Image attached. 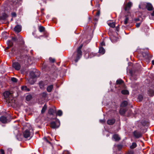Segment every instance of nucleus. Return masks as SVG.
Returning <instances> with one entry per match:
<instances>
[{"label": "nucleus", "instance_id": "obj_55", "mask_svg": "<svg viewBox=\"0 0 154 154\" xmlns=\"http://www.w3.org/2000/svg\"><path fill=\"white\" fill-rule=\"evenodd\" d=\"M100 121L101 123H103L104 122V121L103 120H100Z\"/></svg>", "mask_w": 154, "mask_h": 154}, {"label": "nucleus", "instance_id": "obj_15", "mask_svg": "<svg viewBox=\"0 0 154 154\" xmlns=\"http://www.w3.org/2000/svg\"><path fill=\"white\" fill-rule=\"evenodd\" d=\"M112 138H114L115 141H117L119 140L120 138L119 137L118 135L117 134H115L113 135Z\"/></svg>", "mask_w": 154, "mask_h": 154}, {"label": "nucleus", "instance_id": "obj_9", "mask_svg": "<svg viewBox=\"0 0 154 154\" xmlns=\"http://www.w3.org/2000/svg\"><path fill=\"white\" fill-rule=\"evenodd\" d=\"M132 5V3L131 2H128L126 5L125 10V11H128Z\"/></svg>", "mask_w": 154, "mask_h": 154}, {"label": "nucleus", "instance_id": "obj_48", "mask_svg": "<svg viewBox=\"0 0 154 154\" xmlns=\"http://www.w3.org/2000/svg\"><path fill=\"white\" fill-rule=\"evenodd\" d=\"M101 45L102 46H105V43L104 42H102L101 43Z\"/></svg>", "mask_w": 154, "mask_h": 154}, {"label": "nucleus", "instance_id": "obj_24", "mask_svg": "<svg viewBox=\"0 0 154 154\" xmlns=\"http://www.w3.org/2000/svg\"><path fill=\"white\" fill-rule=\"evenodd\" d=\"M62 114L63 112L61 110H58L56 113L57 116H62Z\"/></svg>", "mask_w": 154, "mask_h": 154}, {"label": "nucleus", "instance_id": "obj_51", "mask_svg": "<svg viewBox=\"0 0 154 154\" xmlns=\"http://www.w3.org/2000/svg\"><path fill=\"white\" fill-rule=\"evenodd\" d=\"M12 39L13 40L15 41L16 40V38H14V37L12 38Z\"/></svg>", "mask_w": 154, "mask_h": 154}, {"label": "nucleus", "instance_id": "obj_22", "mask_svg": "<svg viewBox=\"0 0 154 154\" xmlns=\"http://www.w3.org/2000/svg\"><path fill=\"white\" fill-rule=\"evenodd\" d=\"M128 104V102L126 101H123L121 103V107H124L126 106Z\"/></svg>", "mask_w": 154, "mask_h": 154}, {"label": "nucleus", "instance_id": "obj_2", "mask_svg": "<svg viewBox=\"0 0 154 154\" xmlns=\"http://www.w3.org/2000/svg\"><path fill=\"white\" fill-rule=\"evenodd\" d=\"M33 134V130L32 129L25 130L23 133L24 137L26 138H31Z\"/></svg>", "mask_w": 154, "mask_h": 154}, {"label": "nucleus", "instance_id": "obj_36", "mask_svg": "<svg viewBox=\"0 0 154 154\" xmlns=\"http://www.w3.org/2000/svg\"><path fill=\"white\" fill-rule=\"evenodd\" d=\"M39 30L40 32H42L45 30V28L42 26H40L39 28Z\"/></svg>", "mask_w": 154, "mask_h": 154}, {"label": "nucleus", "instance_id": "obj_17", "mask_svg": "<svg viewBox=\"0 0 154 154\" xmlns=\"http://www.w3.org/2000/svg\"><path fill=\"white\" fill-rule=\"evenodd\" d=\"M115 120L114 119H109L107 121V124L109 125H112L115 122Z\"/></svg>", "mask_w": 154, "mask_h": 154}, {"label": "nucleus", "instance_id": "obj_26", "mask_svg": "<svg viewBox=\"0 0 154 154\" xmlns=\"http://www.w3.org/2000/svg\"><path fill=\"white\" fill-rule=\"evenodd\" d=\"M116 82L117 84L122 85L124 84V82L121 79L117 80Z\"/></svg>", "mask_w": 154, "mask_h": 154}, {"label": "nucleus", "instance_id": "obj_25", "mask_svg": "<svg viewBox=\"0 0 154 154\" xmlns=\"http://www.w3.org/2000/svg\"><path fill=\"white\" fill-rule=\"evenodd\" d=\"M121 93L123 94H129V92L127 90H123L121 91Z\"/></svg>", "mask_w": 154, "mask_h": 154}, {"label": "nucleus", "instance_id": "obj_20", "mask_svg": "<svg viewBox=\"0 0 154 154\" xmlns=\"http://www.w3.org/2000/svg\"><path fill=\"white\" fill-rule=\"evenodd\" d=\"M105 50L102 47L99 48V52L101 54H103L105 52Z\"/></svg>", "mask_w": 154, "mask_h": 154}, {"label": "nucleus", "instance_id": "obj_54", "mask_svg": "<svg viewBox=\"0 0 154 154\" xmlns=\"http://www.w3.org/2000/svg\"><path fill=\"white\" fill-rule=\"evenodd\" d=\"M152 63L153 65H154V60H152Z\"/></svg>", "mask_w": 154, "mask_h": 154}, {"label": "nucleus", "instance_id": "obj_31", "mask_svg": "<svg viewBox=\"0 0 154 154\" xmlns=\"http://www.w3.org/2000/svg\"><path fill=\"white\" fill-rule=\"evenodd\" d=\"M108 24L109 26L112 28H114L115 26V23L114 22L109 23Z\"/></svg>", "mask_w": 154, "mask_h": 154}, {"label": "nucleus", "instance_id": "obj_56", "mask_svg": "<svg viewBox=\"0 0 154 154\" xmlns=\"http://www.w3.org/2000/svg\"><path fill=\"white\" fill-rule=\"evenodd\" d=\"M94 20H95V21H97V20H98V19H96V18H94Z\"/></svg>", "mask_w": 154, "mask_h": 154}, {"label": "nucleus", "instance_id": "obj_6", "mask_svg": "<svg viewBox=\"0 0 154 154\" xmlns=\"http://www.w3.org/2000/svg\"><path fill=\"white\" fill-rule=\"evenodd\" d=\"M12 66L16 70H19L20 68V65L19 63L18 62H14L13 63Z\"/></svg>", "mask_w": 154, "mask_h": 154}, {"label": "nucleus", "instance_id": "obj_53", "mask_svg": "<svg viewBox=\"0 0 154 154\" xmlns=\"http://www.w3.org/2000/svg\"><path fill=\"white\" fill-rule=\"evenodd\" d=\"M29 83L31 84H33L34 83V81H33L32 82H30L29 81Z\"/></svg>", "mask_w": 154, "mask_h": 154}, {"label": "nucleus", "instance_id": "obj_8", "mask_svg": "<svg viewBox=\"0 0 154 154\" xmlns=\"http://www.w3.org/2000/svg\"><path fill=\"white\" fill-rule=\"evenodd\" d=\"M47 84V82L45 81H40L39 83V86L41 89H43L45 86Z\"/></svg>", "mask_w": 154, "mask_h": 154}, {"label": "nucleus", "instance_id": "obj_23", "mask_svg": "<svg viewBox=\"0 0 154 154\" xmlns=\"http://www.w3.org/2000/svg\"><path fill=\"white\" fill-rule=\"evenodd\" d=\"M21 89L23 91H30V89L28 88L26 86H23L21 87Z\"/></svg>", "mask_w": 154, "mask_h": 154}, {"label": "nucleus", "instance_id": "obj_33", "mask_svg": "<svg viewBox=\"0 0 154 154\" xmlns=\"http://www.w3.org/2000/svg\"><path fill=\"white\" fill-rule=\"evenodd\" d=\"M129 20V18L128 17L126 16L125 20L124 21V23L126 25L127 24L128 21Z\"/></svg>", "mask_w": 154, "mask_h": 154}, {"label": "nucleus", "instance_id": "obj_30", "mask_svg": "<svg viewBox=\"0 0 154 154\" xmlns=\"http://www.w3.org/2000/svg\"><path fill=\"white\" fill-rule=\"evenodd\" d=\"M30 76L32 78H34L36 77V75L33 72H31L30 73Z\"/></svg>", "mask_w": 154, "mask_h": 154}, {"label": "nucleus", "instance_id": "obj_52", "mask_svg": "<svg viewBox=\"0 0 154 154\" xmlns=\"http://www.w3.org/2000/svg\"><path fill=\"white\" fill-rule=\"evenodd\" d=\"M151 15L152 16H154V11H153V12H152V13L151 14Z\"/></svg>", "mask_w": 154, "mask_h": 154}, {"label": "nucleus", "instance_id": "obj_42", "mask_svg": "<svg viewBox=\"0 0 154 154\" xmlns=\"http://www.w3.org/2000/svg\"><path fill=\"white\" fill-rule=\"evenodd\" d=\"M11 15L12 17H15L16 15V14L15 12H13L11 13Z\"/></svg>", "mask_w": 154, "mask_h": 154}, {"label": "nucleus", "instance_id": "obj_38", "mask_svg": "<svg viewBox=\"0 0 154 154\" xmlns=\"http://www.w3.org/2000/svg\"><path fill=\"white\" fill-rule=\"evenodd\" d=\"M49 60L50 61V62H51L52 63H54L55 61V60L54 59L52 58L51 57L49 58Z\"/></svg>", "mask_w": 154, "mask_h": 154}, {"label": "nucleus", "instance_id": "obj_57", "mask_svg": "<svg viewBox=\"0 0 154 154\" xmlns=\"http://www.w3.org/2000/svg\"><path fill=\"white\" fill-rule=\"evenodd\" d=\"M25 57H26V58L27 59H28V57L27 56H25Z\"/></svg>", "mask_w": 154, "mask_h": 154}, {"label": "nucleus", "instance_id": "obj_16", "mask_svg": "<svg viewBox=\"0 0 154 154\" xmlns=\"http://www.w3.org/2000/svg\"><path fill=\"white\" fill-rule=\"evenodd\" d=\"M0 121L3 123H5L7 122V119L5 117L2 116L0 118Z\"/></svg>", "mask_w": 154, "mask_h": 154}, {"label": "nucleus", "instance_id": "obj_32", "mask_svg": "<svg viewBox=\"0 0 154 154\" xmlns=\"http://www.w3.org/2000/svg\"><path fill=\"white\" fill-rule=\"evenodd\" d=\"M7 43L8 46L9 47H11L13 45V43L10 40H8L7 42Z\"/></svg>", "mask_w": 154, "mask_h": 154}, {"label": "nucleus", "instance_id": "obj_1", "mask_svg": "<svg viewBox=\"0 0 154 154\" xmlns=\"http://www.w3.org/2000/svg\"><path fill=\"white\" fill-rule=\"evenodd\" d=\"M83 45L82 44H81L77 49V51L75 52L73 55V57L76 58L75 60L76 62L78 61L82 56V51L81 49Z\"/></svg>", "mask_w": 154, "mask_h": 154}, {"label": "nucleus", "instance_id": "obj_58", "mask_svg": "<svg viewBox=\"0 0 154 154\" xmlns=\"http://www.w3.org/2000/svg\"><path fill=\"white\" fill-rule=\"evenodd\" d=\"M9 47H9V46H8V47H7L6 48H7V49H8V48H9Z\"/></svg>", "mask_w": 154, "mask_h": 154}, {"label": "nucleus", "instance_id": "obj_35", "mask_svg": "<svg viewBox=\"0 0 154 154\" xmlns=\"http://www.w3.org/2000/svg\"><path fill=\"white\" fill-rule=\"evenodd\" d=\"M47 95V93L46 92H43L41 94L42 96L44 98L46 97Z\"/></svg>", "mask_w": 154, "mask_h": 154}, {"label": "nucleus", "instance_id": "obj_39", "mask_svg": "<svg viewBox=\"0 0 154 154\" xmlns=\"http://www.w3.org/2000/svg\"><path fill=\"white\" fill-rule=\"evenodd\" d=\"M138 98L139 100L141 101L143 99V97L142 95H139L138 96Z\"/></svg>", "mask_w": 154, "mask_h": 154}, {"label": "nucleus", "instance_id": "obj_43", "mask_svg": "<svg viewBox=\"0 0 154 154\" xmlns=\"http://www.w3.org/2000/svg\"><path fill=\"white\" fill-rule=\"evenodd\" d=\"M128 154H134V152L133 150H130L128 151Z\"/></svg>", "mask_w": 154, "mask_h": 154}, {"label": "nucleus", "instance_id": "obj_37", "mask_svg": "<svg viewBox=\"0 0 154 154\" xmlns=\"http://www.w3.org/2000/svg\"><path fill=\"white\" fill-rule=\"evenodd\" d=\"M11 80L12 81L14 82H16L17 81V79L16 78L14 77L11 78Z\"/></svg>", "mask_w": 154, "mask_h": 154}, {"label": "nucleus", "instance_id": "obj_18", "mask_svg": "<svg viewBox=\"0 0 154 154\" xmlns=\"http://www.w3.org/2000/svg\"><path fill=\"white\" fill-rule=\"evenodd\" d=\"M53 88V85H50L48 86L47 88V91L49 92H50L51 91Z\"/></svg>", "mask_w": 154, "mask_h": 154}, {"label": "nucleus", "instance_id": "obj_45", "mask_svg": "<svg viewBox=\"0 0 154 154\" xmlns=\"http://www.w3.org/2000/svg\"><path fill=\"white\" fill-rule=\"evenodd\" d=\"M100 15V11H98L97 12L96 15L97 16L99 17Z\"/></svg>", "mask_w": 154, "mask_h": 154}, {"label": "nucleus", "instance_id": "obj_10", "mask_svg": "<svg viewBox=\"0 0 154 154\" xmlns=\"http://www.w3.org/2000/svg\"><path fill=\"white\" fill-rule=\"evenodd\" d=\"M56 108L54 107L53 108L50 109L48 110V113L50 115H53L56 112Z\"/></svg>", "mask_w": 154, "mask_h": 154}, {"label": "nucleus", "instance_id": "obj_46", "mask_svg": "<svg viewBox=\"0 0 154 154\" xmlns=\"http://www.w3.org/2000/svg\"><path fill=\"white\" fill-rule=\"evenodd\" d=\"M141 24V23H138L136 24V26L137 27H139Z\"/></svg>", "mask_w": 154, "mask_h": 154}, {"label": "nucleus", "instance_id": "obj_44", "mask_svg": "<svg viewBox=\"0 0 154 154\" xmlns=\"http://www.w3.org/2000/svg\"><path fill=\"white\" fill-rule=\"evenodd\" d=\"M0 152L1 154H5L4 151L3 149H0Z\"/></svg>", "mask_w": 154, "mask_h": 154}, {"label": "nucleus", "instance_id": "obj_47", "mask_svg": "<svg viewBox=\"0 0 154 154\" xmlns=\"http://www.w3.org/2000/svg\"><path fill=\"white\" fill-rule=\"evenodd\" d=\"M12 149L11 148H9L8 149V150L9 152L10 153L11 152V151H12Z\"/></svg>", "mask_w": 154, "mask_h": 154}, {"label": "nucleus", "instance_id": "obj_28", "mask_svg": "<svg viewBox=\"0 0 154 154\" xmlns=\"http://www.w3.org/2000/svg\"><path fill=\"white\" fill-rule=\"evenodd\" d=\"M32 98V96L30 94L28 95L26 97V100L29 101Z\"/></svg>", "mask_w": 154, "mask_h": 154}, {"label": "nucleus", "instance_id": "obj_12", "mask_svg": "<svg viewBox=\"0 0 154 154\" xmlns=\"http://www.w3.org/2000/svg\"><path fill=\"white\" fill-rule=\"evenodd\" d=\"M146 8L148 11H151L153 9L152 5L150 3H147L146 5Z\"/></svg>", "mask_w": 154, "mask_h": 154}, {"label": "nucleus", "instance_id": "obj_13", "mask_svg": "<svg viewBox=\"0 0 154 154\" xmlns=\"http://www.w3.org/2000/svg\"><path fill=\"white\" fill-rule=\"evenodd\" d=\"M148 94L149 96H153L154 95V88L152 89H150L148 91Z\"/></svg>", "mask_w": 154, "mask_h": 154}, {"label": "nucleus", "instance_id": "obj_5", "mask_svg": "<svg viewBox=\"0 0 154 154\" xmlns=\"http://www.w3.org/2000/svg\"><path fill=\"white\" fill-rule=\"evenodd\" d=\"M91 52V50L89 49H88L85 52V57H86V55L87 54V53H88V57L90 58H91L94 56H95L96 54L93 53V52H91L89 54V53Z\"/></svg>", "mask_w": 154, "mask_h": 154}, {"label": "nucleus", "instance_id": "obj_27", "mask_svg": "<svg viewBox=\"0 0 154 154\" xmlns=\"http://www.w3.org/2000/svg\"><path fill=\"white\" fill-rule=\"evenodd\" d=\"M47 108V106H46V104H45L44 105L43 107L42 108V111H41L42 113H44L45 112L46 110V109Z\"/></svg>", "mask_w": 154, "mask_h": 154}, {"label": "nucleus", "instance_id": "obj_11", "mask_svg": "<svg viewBox=\"0 0 154 154\" xmlns=\"http://www.w3.org/2000/svg\"><path fill=\"white\" fill-rule=\"evenodd\" d=\"M14 30L15 32H19L21 31V26L19 25H17L15 27Z\"/></svg>", "mask_w": 154, "mask_h": 154}, {"label": "nucleus", "instance_id": "obj_4", "mask_svg": "<svg viewBox=\"0 0 154 154\" xmlns=\"http://www.w3.org/2000/svg\"><path fill=\"white\" fill-rule=\"evenodd\" d=\"M133 134L135 137L136 138L141 137L142 136V133L140 132L137 130L133 132Z\"/></svg>", "mask_w": 154, "mask_h": 154}, {"label": "nucleus", "instance_id": "obj_41", "mask_svg": "<svg viewBox=\"0 0 154 154\" xmlns=\"http://www.w3.org/2000/svg\"><path fill=\"white\" fill-rule=\"evenodd\" d=\"M122 146L121 145H118L117 146V148L119 150H120L122 148Z\"/></svg>", "mask_w": 154, "mask_h": 154}, {"label": "nucleus", "instance_id": "obj_50", "mask_svg": "<svg viewBox=\"0 0 154 154\" xmlns=\"http://www.w3.org/2000/svg\"><path fill=\"white\" fill-rule=\"evenodd\" d=\"M139 20H140L138 18H135L134 19V20L136 22L138 21H139Z\"/></svg>", "mask_w": 154, "mask_h": 154}, {"label": "nucleus", "instance_id": "obj_7", "mask_svg": "<svg viewBox=\"0 0 154 154\" xmlns=\"http://www.w3.org/2000/svg\"><path fill=\"white\" fill-rule=\"evenodd\" d=\"M4 97L7 100L9 99V97L12 96L11 93L8 91H5L3 93Z\"/></svg>", "mask_w": 154, "mask_h": 154}, {"label": "nucleus", "instance_id": "obj_21", "mask_svg": "<svg viewBox=\"0 0 154 154\" xmlns=\"http://www.w3.org/2000/svg\"><path fill=\"white\" fill-rule=\"evenodd\" d=\"M126 111V109L124 108H121L119 111V113L121 115L124 114Z\"/></svg>", "mask_w": 154, "mask_h": 154}, {"label": "nucleus", "instance_id": "obj_14", "mask_svg": "<svg viewBox=\"0 0 154 154\" xmlns=\"http://www.w3.org/2000/svg\"><path fill=\"white\" fill-rule=\"evenodd\" d=\"M8 16L5 13H3L2 14V16L0 17L1 20H5L8 18Z\"/></svg>", "mask_w": 154, "mask_h": 154}, {"label": "nucleus", "instance_id": "obj_29", "mask_svg": "<svg viewBox=\"0 0 154 154\" xmlns=\"http://www.w3.org/2000/svg\"><path fill=\"white\" fill-rule=\"evenodd\" d=\"M137 146V144L135 143H133L132 145L130 146V148L131 149H134Z\"/></svg>", "mask_w": 154, "mask_h": 154}, {"label": "nucleus", "instance_id": "obj_19", "mask_svg": "<svg viewBox=\"0 0 154 154\" xmlns=\"http://www.w3.org/2000/svg\"><path fill=\"white\" fill-rule=\"evenodd\" d=\"M110 40L113 43H115L117 41L118 38L116 37L111 36L110 37Z\"/></svg>", "mask_w": 154, "mask_h": 154}, {"label": "nucleus", "instance_id": "obj_3", "mask_svg": "<svg viewBox=\"0 0 154 154\" xmlns=\"http://www.w3.org/2000/svg\"><path fill=\"white\" fill-rule=\"evenodd\" d=\"M60 125V122L59 119H56L55 121H52L50 123V127L53 129L58 128Z\"/></svg>", "mask_w": 154, "mask_h": 154}, {"label": "nucleus", "instance_id": "obj_49", "mask_svg": "<svg viewBox=\"0 0 154 154\" xmlns=\"http://www.w3.org/2000/svg\"><path fill=\"white\" fill-rule=\"evenodd\" d=\"M132 113V112L130 110L129 111V113L128 114V116H129Z\"/></svg>", "mask_w": 154, "mask_h": 154}, {"label": "nucleus", "instance_id": "obj_34", "mask_svg": "<svg viewBox=\"0 0 154 154\" xmlns=\"http://www.w3.org/2000/svg\"><path fill=\"white\" fill-rule=\"evenodd\" d=\"M142 125L144 126H145L147 124V122L145 120H142L141 122Z\"/></svg>", "mask_w": 154, "mask_h": 154}, {"label": "nucleus", "instance_id": "obj_40", "mask_svg": "<svg viewBox=\"0 0 154 154\" xmlns=\"http://www.w3.org/2000/svg\"><path fill=\"white\" fill-rule=\"evenodd\" d=\"M62 154H70L69 152L68 151H64Z\"/></svg>", "mask_w": 154, "mask_h": 154}]
</instances>
